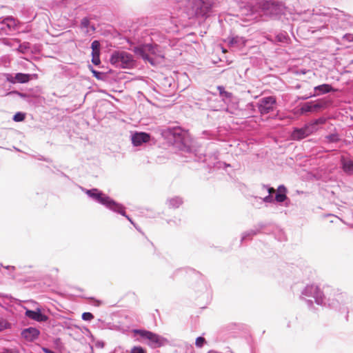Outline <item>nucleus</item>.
Listing matches in <instances>:
<instances>
[{
    "label": "nucleus",
    "mask_w": 353,
    "mask_h": 353,
    "mask_svg": "<svg viewBox=\"0 0 353 353\" xmlns=\"http://www.w3.org/2000/svg\"><path fill=\"white\" fill-rule=\"evenodd\" d=\"M352 298L345 292L330 286L324 287L323 303L321 306L327 307L342 314H347L350 311L349 305L352 302Z\"/></svg>",
    "instance_id": "f257e3e1"
},
{
    "label": "nucleus",
    "mask_w": 353,
    "mask_h": 353,
    "mask_svg": "<svg viewBox=\"0 0 353 353\" xmlns=\"http://www.w3.org/2000/svg\"><path fill=\"white\" fill-rule=\"evenodd\" d=\"M163 135L180 150L190 152L188 132L181 127L168 128L163 132Z\"/></svg>",
    "instance_id": "f03ea898"
},
{
    "label": "nucleus",
    "mask_w": 353,
    "mask_h": 353,
    "mask_svg": "<svg viewBox=\"0 0 353 353\" xmlns=\"http://www.w3.org/2000/svg\"><path fill=\"white\" fill-rule=\"evenodd\" d=\"M82 191L93 201L101 204L109 210H114L119 206V203L97 188L86 189L81 188Z\"/></svg>",
    "instance_id": "7ed1b4c3"
},
{
    "label": "nucleus",
    "mask_w": 353,
    "mask_h": 353,
    "mask_svg": "<svg viewBox=\"0 0 353 353\" xmlns=\"http://www.w3.org/2000/svg\"><path fill=\"white\" fill-rule=\"evenodd\" d=\"M324 288L321 290L319 286L315 285H306L301 292L300 299L305 301L307 306L311 307L313 305L314 299L317 305H321L323 302Z\"/></svg>",
    "instance_id": "20e7f679"
},
{
    "label": "nucleus",
    "mask_w": 353,
    "mask_h": 353,
    "mask_svg": "<svg viewBox=\"0 0 353 353\" xmlns=\"http://www.w3.org/2000/svg\"><path fill=\"white\" fill-rule=\"evenodd\" d=\"M110 63L119 68H132L135 61L131 54L123 50H114L111 53L110 57Z\"/></svg>",
    "instance_id": "39448f33"
},
{
    "label": "nucleus",
    "mask_w": 353,
    "mask_h": 353,
    "mask_svg": "<svg viewBox=\"0 0 353 353\" xmlns=\"http://www.w3.org/2000/svg\"><path fill=\"white\" fill-rule=\"evenodd\" d=\"M133 332L139 335L142 339L148 340L147 344L152 348L161 347L170 344L166 338L146 330L134 329Z\"/></svg>",
    "instance_id": "423d86ee"
},
{
    "label": "nucleus",
    "mask_w": 353,
    "mask_h": 353,
    "mask_svg": "<svg viewBox=\"0 0 353 353\" xmlns=\"http://www.w3.org/2000/svg\"><path fill=\"white\" fill-rule=\"evenodd\" d=\"M259 7L265 15L274 19L279 18L285 10V5L276 0H262L259 3Z\"/></svg>",
    "instance_id": "0eeeda50"
},
{
    "label": "nucleus",
    "mask_w": 353,
    "mask_h": 353,
    "mask_svg": "<svg viewBox=\"0 0 353 353\" xmlns=\"http://www.w3.org/2000/svg\"><path fill=\"white\" fill-rule=\"evenodd\" d=\"M157 45L146 43L136 46L131 50L137 57L142 59L145 62H148L152 65H154L156 64L154 56L157 52Z\"/></svg>",
    "instance_id": "6e6552de"
},
{
    "label": "nucleus",
    "mask_w": 353,
    "mask_h": 353,
    "mask_svg": "<svg viewBox=\"0 0 353 353\" xmlns=\"http://www.w3.org/2000/svg\"><path fill=\"white\" fill-rule=\"evenodd\" d=\"M276 103V97L274 96H268L260 99L256 106L259 112L261 114H267L274 110Z\"/></svg>",
    "instance_id": "1a4fd4ad"
},
{
    "label": "nucleus",
    "mask_w": 353,
    "mask_h": 353,
    "mask_svg": "<svg viewBox=\"0 0 353 353\" xmlns=\"http://www.w3.org/2000/svg\"><path fill=\"white\" fill-rule=\"evenodd\" d=\"M315 132L316 128L312 127L310 123H307L302 128H294L291 134V137L294 141H301Z\"/></svg>",
    "instance_id": "9d476101"
},
{
    "label": "nucleus",
    "mask_w": 353,
    "mask_h": 353,
    "mask_svg": "<svg viewBox=\"0 0 353 353\" xmlns=\"http://www.w3.org/2000/svg\"><path fill=\"white\" fill-rule=\"evenodd\" d=\"M0 34H9L17 29V23L16 19L11 16L0 17Z\"/></svg>",
    "instance_id": "9b49d317"
},
{
    "label": "nucleus",
    "mask_w": 353,
    "mask_h": 353,
    "mask_svg": "<svg viewBox=\"0 0 353 353\" xmlns=\"http://www.w3.org/2000/svg\"><path fill=\"white\" fill-rule=\"evenodd\" d=\"M327 102L325 101L319 99L316 101H308L305 103L301 108L302 113L316 112L321 109L325 108Z\"/></svg>",
    "instance_id": "f8f14e48"
},
{
    "label": "nucleus",
    "mask_w": 353,
    "mask_h": 353,
    "mask_svg": "<svg viewBox=\"0 0 353 353\" xmlns=\"http://www.w3.org/2000/svg\"><path fill=\"white\" fill-rule=\"evenodd\" d=\"M6 81L11 83H26L29 82L31 80V74L18 72L14 74H6Z\"/></svg>",
    "instance_id": "ddd939ff"
},
{
    "label": "nucleus",
    "mask_w": 353,
    "mask_h": 353,
    "mask_svg": "<svg viewBox=\"0 0 353 353\" xmlns=\"http://www.w3.org/2000/svg\"><path fill=\"white\" fill-rule=\"evenodd\" d=\"M151 139V135L145 132H136L131 135L132 143L134 146H140L148 143Z\"/></svg>",
    "instance_id": "4468645a"
},
{
    "label": "nucleus",
    "mask_w": 353,
    "mask_h": 353,
    "mask_svg": "<svg viewBox=\"0 0 353 353\" xmlns=\"http://www.w3.org/2000/svg\"><path fill=\"white\" fill-rule=\"evenodd\" d=\"M21 335L27 341L33 342L39 338L40 331L36 327H29L22 330Z\"/></svg>",
    "instance_id": "2eb2a0df"
},
{
    "label": "nucleus",
    "mask_w": 353,
    "mask_h": 353,
    "mask_svg": "<svg viewBox=\"0 0 353 353\" xmlns=\"http://www.w3.org/2000/svg\"><path fill=\"white\" fill-rule=\"evenodd\" d=\"M25 314L29 319H31L40 323L46 322L48 319V316L42 313L41 310L39 308H37L35 310L27 309L26 310Z\"/></svg>",
    "instance_id": "dca6fc26"
},
{
    "label": "nucleus",
    "mask_w": 353,
    "mask_h": 353,
    "mask_svg": "<svg viewBox=\"0 0 353 353\" xmlns=\"http://www.w3.org/2000/svg\"><path fill=\"white\" fill-rule=\"evenodd\" d=\"M333 91H334V89L332 88V86L330 84L323 83V84L315 86L314 88L313 96L315 97L325 94H327V93H329V92H331Z\"/></svg>",
    "instance_id": "f3484780"
},
{
    "label": "nucleus",
    "mask_w": 353,
    "mask_h": 353,
    "mask_svg": "<svg viewBox=\"0 0 353 353\" xmlns=\"http://www.w3.org/2000/svg\"><path fill=\"white\" fill-rule=\"evenodd\" d=\"M219 153L214 152L212 154H201L198 157V161L206 163L208 166H211L212 164H215V161L218 159Z\"/></svg>",
    "instance_id": "a211bd4d"
},
{
    "label": "nucleus",
    "mask_w": 353,
    "mask_h": 353,
    "mask_svg": "<svg viewBox=\"0 0 353 353\" xmlns=\"http://www.w3.org/2000/svg\"><path fill=\"white\" fill-rule=\"evenodd\" d=\"M287 192V188L284 185H279L274 200L278 203H283L285 201L288 200Z\"/></svg>",
    "instance_id": "6ab92c4d"
},
{
    "label": "nucleus",
    "mask_w": 353,
    "mask_h": 353,
    "mask_svg": "<svg viewBox=\"0 0 353 353\" xmlns=\"http://www.w3.org/2000/svg\"><path fill=\"white\" fill-rule=\"evenodd\" d=\"M341 164L343 172L347 175H353V161L351 159L342 157L341 159Z\"/></svg>",
    "instance_id": "aec40b11"
},
{
    "label": "nucleus",
    "mask_w": 353,
    "mask_h": 353,
    "mask_svg": "<svg viewBox=\"0 0 353 353\" xmlns=\"http://www.w3.org/2000/svg\"><path fill=\"white\" fill-rule=\"evenodd\" d=\"M183 203V199L181 196H175L168 198L166 201V205L169 208L176 209L179 208Z\"/></svg>",
    "instance_id": "412c9836"
},
{
    "label": "nucleus",
    "mask_w": 353,
    "mask_h": 353,
    "mask_svg": "<svg viewBox=\"0 0 353 353\" xmlns=\"http://www.w3.org/2000/svg\"><path fill=\"white\" fill-rule=\"evenodd\" d=\"M114 210H112L111 212L119 214L125 217L136 228V229L139 230L136 226L135 223H134V221H132V219L128 215L126 214L125 207L123 205L119 203V206L114 207Z\"/></svg>",
    "instance_id": "4be33fe9"
},
{
    "label": "nucleus",
    "mask_w": 353,
    "mask_h": 353,
    "mask_svg": "<svg viewBox=\"0 0 353 353\" xmlns=\"http://www.w3.org/2000/svg\"><path fill=\"white\" fill-rule=\"evenodd\" d=\"M258 234L259 230H256L254 227L247 231H245L241 234V243H243L245 241L251 240L254 236H256Z\"/></svg>",
    "instance_id": "5701e85b"
},
{
    "label": "nucleus",
    "mask_w": 353,
    "mask_h": 353,
    "mask_svg": "<svg viewBox=\"0 0 353 353\" xmlns=\"http://www.w3.org/2000/svg\"><path fill=\"white\" fill-rule=\"evenodd\" d=\"M217 90L219 92L220 96L222 97L223 101H224L225 103H227V102L231 101V99L232 97V94L231 92L226 91L223 86H222V85L217 86Z\"/></svg>",
    "instance_id": "b1692460"
},
{
    "label": "nucleus",
    "mask_w": 353,
    "mask_h": 353,
    "mask_svg": "<svg viewBox=\"0 0 353 353\" xmlns=\"http://www.w3.org/2000/svg\"><path fill=\"white\" fill-rule=\"evenodd\" d=\"M89 69L92 72L93 76L98 80L105 81L107 74L103 72H99L95 70L91 65H89Z\"/></svg>",
    "instance_id": "393cba45"
},
{
    "label": "nucleus",
    "mask_w": 353,
    "mask_h": 353,
    "mask_svg": "<svg viewBox=\"0 0 353 353\" xmlns=\"http://www.w3.org/2000/svg\"><path fill=\"white\" fill-rule=\"evenodd\" d=\"M263 188H265L268 190V195H267L266 196H265L263 199H261V198H259V199H261L265 203H272L274 201V199L272 196V192H273L274 189L271 187H269L267 185H263Z\"/></svg>",
    "instance_id": "a878e982"
},
{
    "label": "nucleus",
    "mask_w": 353,
    "mask_h": 353,
    "mask_svg": "<svg viewBox=\"0 0 353 353\" xmlns=\"http://www.w3.org/2000/svg\"><path fill=\"white\" fill-rule=\"evenodd\" d=\"M325 139L326 140V143H338L341 141L340 136L338 133H332L327 134L325 137Z\"/></svg>",
    "instance_id": "bb28decb"
},
{
    "label": "nucleus",
    "mask_w": 353,
    "mask_h": 353,
    "mask_svg": "<svg viewBox=\"0 0 353 353\" xmlns=\"http://www.w3.org/2000/svg\"><path fill=\"white\" fill-rule=\"evenodd\" d=\"M271 232L274 234L275 239H276L279 241H283L285 240V234L281 230L277 228H274V230L271 231Z\"/></svg>",
    "instance_id": "cd10ccee"
},
{
    "label": "nucleus",
    "mask_w": 353,
    "mask_h": 353,
    "mask_svg": "<svg viewBox=\"0 0 353 353\" xmlns=\"http://www.w3.org/2000/svg\"><path fill=\"white\" fill-rule=\"evenodd\" d=\"M327 121V118L324 117H320L319 118L314 119L310 122V125H312V127H314L316 128V132L319 130L318 125H323Z\"/></svg>",
    "instance_id": "c85d7f7f"
},
{
    "label": "nucleus",
    "mask_w": 353,
    "mask_h": 353,
    "mask_svg": "<svg viewBox=\"0 0 353 353\" xmlns=\"http://www.w3.org/2000/svg\"><path fill=\"white\" fill-rule=\"evenodd\" d=\"M92 62L94 65H99L101 63L100 51L92 52Z\"/></svg>",
    "instance_id": "c756f323"
},
{
    "label": "nucleus",
    "mask_w": 353,
    "mask_h": 353,
    "mask_svg": "<svg viewBox=\"0 0 353 353\" xmlns=\"http://www.w3.org/2000/svg\"><path fill=\"white\" fill-rule=\"evenodd\" d=\"M255 105L254 104V103L251 102V103H248L246 106H245V111H248L249 112L248 114H245V115L248 117H250V115L252 113H254L255 112Z\"/></svg>",
    "instance_id": "7c9ffc66"
},
{
    "label": "nucleus",
    "mask_w": 353,
    "mask_h": 353,
    "mask_svg": "<svg viewBox=\"0 0 353 353\" xmlns=\"http://www.w3.org/2000/svg\"><path fill=\"white\" fill-rule=\"evenodd\" d=\"M269 225L270 223L259 222L254 225V227L256 230H259V234H260L262 233L263 230H265Z\"/></svg>",
    "instance_id": "2f4dec72"
},
{
    "label": "nucleus",
    "mask_w": 353,
    "mask_h": 353,
    "mask_svg": "<svg viewBox=\"0 0 353 353\" xmlns=\"http://www.w3.org/2000/svg\"><path fill=\"white\" fill-rule=\"evenodd\" d=\"M30 49V43L28 42H23L19 45L17 50L21 53H26Z\"/></svg>",
    "instance_id": "473e14b6"
},
{
    "label": "nucleus",
    "mask_w": 353,
    "mask_h": 353,
    "mask_svg": "<svg viewBox=\"0 0 353 353\" xmlns=\"http://www.w3.org/2000/svg\"><path fill=\"white\" fill-rule=\"evenodd\" d=\"M25 118H26L25 113L21 112H18L13 116L12 119L15 122H21V121H23L25 119Z\"/></svg>",
    "instance_id": "72a5a7b5"
},
{
    "label": "nucleus",
    "mask_w": 353,
    "mask_h": 353,
    "mask_svg": "<svg viewBox=\"0 0 353 353\" xmlns=\"http://www.w3.org/2000/svg\"><path fill=\"white\" fill-rule=\"evenodd\" d=\"M11 327V324L8 323L6 320L4 319H0V332L9 329Z\"/></svg>",
    "instance_id": "f704fd0d"
},
{
    "label": "nucleus",
    "mask_w": 353,
    "mask_h": 353,
    "mask_svg": "<svg viewBox=\"0 0 353 353\" xmlns=\"http://www.w3.org/2000/svg\"><path fill=\"white\" fill-rule=\"evenodd\" d=\"M206 343V340L203 336H198L195 341V345L197 347H202Z\"/></svg>",
    "instance_id": "c9c22d12"
},
{
    "label": "nucleus",
    "mask_w": 353,
    "mask_h": 353,
    "mask_svg": "<svg viewBox=\"0 0 353 353\" xmlns=\"http://www.w3.org/2000/svg\"><path fill=\"white\" fill-rule=\"evenodd\" d=\"M92 52L100 51L101 44L98 40H94L91 43Z\"/></svg>",
    "instance_id": "e433bc0d"
},
{
    "label": "nucleus",
    "mask_w": 353,
    "mask_h": 353,
    "mask_svg": "<svg viewBox=\"0 0 353 353\" xmlns=\"http://www.w3.org/2000/svg\"><path fill=\"white\" fill-rule=\"evenodd\" d=\"M81 318L85 321H90L94 319V315L89 312H85L82 314Z\"/></svg>",
    "instance_id": "4c0bfd02"
},
{
    "label": "nucleus",
    "mask_w": 353,
    "mask_h": 353,
    "mask_svg": "<svg viewBox=\"0 0 353 353\" xmlns=\"http://www.w3.org/2000/svg\"><path fill=\"white\" fill-rule=\"evenodd\" d=\"M91 338H92V341L95 342L94 345L97 348H103L104 347V346H105L104 341H101V340L95 341V339L92 335L91 336Z\"/></svg>",
    "instance_id": "58836bf2"
},
{
    "label": "nucleus",
    "mask_w": 353,
    "mask_h": 353,
    "mask_svg": "<svg viewBox=\"0 0 353 353\" xmlns=\"http://www.w3.org/2000/svg\"><path fill=\"white\" fill-rule=\"evenodd\" d=\"M130 353H146V351L141 346H134Z\"/></svg>",
    "instance_id": "ea45409f"
},
{
    "label": "nucleus",
    "mask_w": 353,
    "mask_h": 353,
    "mask_svg": "<svg viewBox=\"0 0 353 353\" xmlns=\"http://www.w3.org/2000/svg\"><path fill=\"white\" fill-rule=\"evenodd\" d=\"M90 25V19L87 17H83L81 21V28H86Z\"/></svg>",
    "instance_id": "a19ab883"
},
{
    "label": "nucleus",
    "mask_w": 353,
    "mask_h": 353,
    "mask_svg": "<svg viewBox=\"0 0 353 353\" xmlns=\"http://www.w3.org/2000/svg\"><path fill=\"white\" fill-rule=\"evenodd\" d=\"M339 23H341L339 25L340 28H346L347 26V23L345 21V17L343 16L342 17H339L338 19Z\"/></svg>",
    "instance_id": "79ce46f5"
},
{
    "label": "nucleus",
    "mask_w": 353,
    "mask_h": 353,
    "mask_svg": "<svg viewBox=\"0 0 353 353\" xmlns=\"http://www.w3.org/2000/svg\"><path fill=\"white\" fill-rule=\"evenodd\" d=\"M343 39H344L348 42H353V34H351V33L345 34L343 36Z\"/></svg>",
    "instance_id": "37998d69"
},
{
    "label": "nucleus",
    "mask_w": 353,
    "mask_h": 353,
    "mask_svg": "<svg viewBox=\"0 0 353 353\" xmlns=\"http://www.w3.org/2000/svg\"><path fill=\"white\" fill-rule=\"evenodd\" d=\"M312 97H314L313 96V93H310L309 94H306V95H304V96H302V97H299V99L306 100V99H308L312 98Z\"/></svg>",
    "instance_id": "c03bdc74"
},
{
    "label": "nucleus",
    "mask_w": 353,
    "mask_h": 353,
    "mask_svg": "<svg viewBox=\"0 0 353 353\" xmlns=\"http://www.w3.org/2000/svg\"><path fill=\"white\" fill-rule=\"evenodd\" d=\"M42 350L44 353H55L54 351H52L47 347H43Z\"/></svg>",
    "instance_id": "a18cd8bd"
},
{
    "label": "nucleus",
    "mask_w": 353,
    "mask_h": 353,
    "mask_svg": "<svg viewBox=\"0 0 353 353\" xmlns=\"http://www.w3.org/2000/svg\"><path fill=\"white\" fill-rule=\"evenodd\" d=\"M4 268L6 269H7V270H15V267L14 266H11V265H7V266H5Z\"/></svg>",
    "instance_id": "49530a36"
},
{
    "label": "nucleus",
    "mask_w": 353,
    "mask_h": 353,
    "mask_svg": "<svg viewBox=\"0 0 353 353\" xmlns=\"http://www.w3.org/2000/svg\"><path fill=\"white\" fill-rule=\"evenodd\" d=\"M226 111H227V112H230V113H231V114H239L238 113H236V112H234V111H231V110H230V108H227Z\"/></svg>",
    "instance_id": "de8ad7c7"
},
{
    "label": "nucleus",
    "mask_w": 353,
    "mask_h": 353,
    "mask_svg": "<svg viewBox=\"0 0 353 353\" xmlns=\"http://www.w3.org/2000/svg\"><path fill=\"white\" fill-rule=\"evenodd\" d=\"M61 176L64 177V178H66V179H69L68 176L66 175L65 173L63 172H61Z\"/></svg>",
    "instance_id": "09e8293b"
},
{
    "label": "nucleus",
    "mask_w": 353,
    "mask_h": 353,
    "mask_svg": "<svg viewBox=\"0 0 353 353\" xmlns=\"http://www.w3.org/2000/svg\"><path fill=\"white\" fill-rule=\"evenodd\" d=\"M230 43L231 44H233V43H236L235 38H232L230 41Z\"/></svg>",
    "instance_id": "8fccbe9b"
},
{
    "label": "nucleus",
    "mask_w": 353,
    "mask_h": 353,
    "mask_svg": "<svg viewBox=\"0 0 353 353\" xmlns=\"http://www.w3.org/2000/svg\"><path fill=\"white\" fill-rule=\"evenodd\" d=\"M181 271H183V270H182V269H179V270H176V271H175L174 274L178 273V272H181Z\"/></svg>",
    "instance_id": "3c124183"
},
{
    "label": "nucleus",
    "mask_w": 353,
    "mask_h": 353,
    "mask_svg": "<svg viewBox=\"0 0 353 353\" xmlns=\"http://www.w3.org/2000/svg\"><path fill=\"white\" fill-rule=\"evenodd\" d=\"M0 353H11L8 350H6L5 351L0 352Z\"/></svg>",
    "instance_id": "603ef678"
},
{
    "label": "nucleus",
    "mask_w": 353,
    "mask_h": 353,
    "mask_svg": "<svg viewBox=\"0 0 353 353\" xmlns=\"http://www.w3.org/2000/svg\"><path fill=\"white\" fill-rule=\"evenodd\" d=\"M41 160H43V161H48V160H47L46 159H40Z\"/></svg>",
    "instance_id": "864d4df0"
},
{
    "label": "nucleus",
    "mask_w": 353,
    "mask_h": 353,
    "mask_svg": "<svg viewBox=\"0 0 353 353\" xmlns=\"http://www.w3.org/2000/svg\"><path fill=\"white\" fill-rule=\"evenodd\" d=\"M264 233H265V234H270V232H264Z\"/></svg>",
    "instance_id": "5fc2aeb1"
},
{
    "label": "nucleus",
    "mask_w": 353,
    "mask_h": 353,
    "mask_svg": "<svg viewBox=\"0 0 353 353\" xmlns=\"http://www.w3.org/2000/svg\"><path fill=\"white\" fill-rule=\"evenodd\" d=\"M90 349L92 350H93V347L91 345L90 346Z\"/></svg>",
    "instance_id": "6e6d98bb"
}]
</instances>
